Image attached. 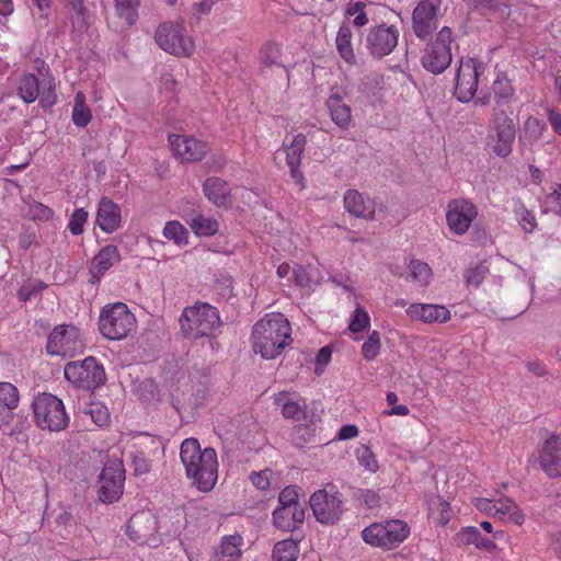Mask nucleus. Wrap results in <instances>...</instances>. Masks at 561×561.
<instances>
[{"mask_svg":"<svg viewBox=\"0 0 561 561\" xmlns=\"http://www.w3.org/2000/svg\"><path fill=\"white\" fill-rule=\"evenodd\" d=\"M180 458L187 479L201 492L213 490L218 479L217 453L214 448H201L196 438H186L180 448Z\"/></svg>","mask_w":561,"mask_h":561,"instance_id":"1","label":"nucleus"},{"mask_svg":"<svg viewBox=\"0 0 561 561\" xmlns=\"http://www.w3.org/2000/svg\"><path fill=\"white\" fill-rule=\"evenodd\" d=\"M290 333L289 321L284 314H265L253 325L252 348L264 359H274L290 344Z\"/></svg>","mask_w":561,"mask_h":561,"instance_id":"2","label":"nucleus"},{"mask_svg":"<svg viewBox=\"0 0 561 561\" xmlns=\"http://www.w3.org/2000/svg\"><path fill=\"white\" fill-rule=\"evenodd\" d=\"M35 65L41 79L33 73H24L18 84L19 96L26 104L39 99L42 107L50 108L58 101L56 80L49 66L43 60L37 59Z\"/></svg>","mask_w":561,"mask_h":561,"instance_id":"3","label":"nucleus"},{"mask_svg":"<svg viewBox=\"0 0 561 561\" xmlns=\"http://www.w3.org/2000/svg\"><path fill=\"white\" fill-rule=\"evenodd\" d=\"M137 328L135 314L123 302H115L102 308L99 317L101 334L111 341L126 339Z\"/></svg>","mask_w":561,"mask_h":561,"instance_id":"4","label":"nucleus"},{"mask_svg":"<svg viewBox=\"0 0 561 561\" xmlns=\"http://www.w3.org/2000/svg\"><path fill=\"white\" fill-rule=\"evenodd\" d=\"M180 321L182 329L194 337L210 336L221 325L217 308L206 302L185 308Z\"/></svg>","mask_w":561,"mask_h":561,"instance_id":"5","label":"nucleus"},{"mask_svg":"<svg viewBox=\"0 0 561 561\" xmlns=\"http://www.w3.org/2000/svg\"><path fill=\"white\" fill-rule=\"evenodd\" d=\"M34 419L42 430L60 432L69 424L64 402L51 393H41L33 402Z\"/></svg>","mask_w":561,"mask_h":561,"instance_id":"6","label":"nucleus"},{"mask_svg":"<svg viewBox=\"0 0 561 561\" xmlns=\"http://www.w3.org/2000/svg\"><path fill=\"white\" fill-rule=\"evenodd\" d=\"M409 535L410 527L401 519L374 523L362 531V538L366 543L386 550L397 548Z\"/></svg>","mask_w":561,"mask_h":561,"instance_id":"7","label":"nucleus"},{"mask_svg":"<svg viewBox=\"0 0 561 561\" xmlns=\"http://www.w3.org/2000/svg\"><path fill=\"white\" fill-rule=\"evenodd\" d=\"M157 45L164 51L178 57H191L195 51V42L179 22H164L156 31Z\"/></svg>","mask_w":561,"mask_h":561,"instance_id":"8","label":"nucleus"},{"mask_svg":"<svg viewBox=\"0 0 561 561\" xmlns=\"http://www.w3.org/2000/svg\"><path fill=\"white\" fill-rule=\"evenodd\" d=\"M316 519L323 525L337 523L344 513V500L334 485L318 490L310 497Z\"/></svg>","mask_w":561,"mask_h":561,"instance_id":"9","label":"nucleus"},{"mask_svg":"<svg viewBox=\"0 0 561 561\" xmlns=\"http://www.w3.org/2000/svg\"><path fill=\"white\" fill-rule=\"evenodd\" d=\"M47 353L54 356L73 357L84 350L81 331L71 324L56 325L48 334Z\"/></svg>","mask_w":561,"mask_h":561,"instance_id":"10","label":"nucleus"},{"mask_svg":"<svg viewBox=\"0 0 561 561\" xmlns=\"http://www.w3.org/2000/svg\"><path fill=\"white\" fill-rule=\"evenodd\" d=\"M65 378L78 388L93 390L105 381V370L94 357L70 362L65 366Z\"/></svg>","mask_w":561,"mask_h":561,"instance_id":"11","label":"nucleus"},{"mask_svg":"<svg viewBox=\"0 0 561 561\" xmlns=\"http://www.w3.org/2000/svg\"><path fill=\"white\" fill-rule=\"evenodd\" d=\"M515 137L516 124L514 121L504 111H495L489 134L494 154L501 158L511 154Z\"/></svg>","mask_w":561,"mask_h":561,"instance_id":"12","label":"nucleus"},{"mask_svg":"<svg viewBox=\"0 0 561 561\" xmlns=\"http://www.w3.org/2000/svg\"><path fill=\"white\" fill-rule=\"evenodd\" d=\"M451 30L444 26L437 34L435 42L427 45L422 56L423 67L434 75L444 72L451 62Z\"/></svg>","mask_w":561,"mask_h":561,"instance_id":"13","label":"nucleus"},{"mask_svg":"<svg viewBox=\"0 0 561 561\" xmlns=\"http://www.w3.org/2000/svg\"><path fill=\"white\" fill-rule=\"evenodd\" d=\"M125 468L119 459L105 462L100 476V500L103 503L116 502L124 492Z\"/></svg>","mask_w":561,"mask_h":561,"instance_id":"14","label":"nucleus"},{"mask_svg":"<svg viewBox=\"0 0 561 561\" xmlns=\"http://www.w3.org/2000/svg\"><path fill=\"white\" fill-rule=\"evenodd\" d=\"M442 0H422L412 13V27L415 36L426 39L438 26Z\"/></svg>","mask_w":561,"mask_h":561,"instance_id":"15","label":"nucleus"},{"mask_svg":"<svg viewBox=\"0 0 561 561\" xmlns=\"http://www.w3.org/2000/svg\"><path fill=\"white\" fill-rule=\"evenodd\" d=\"M400 32L397 26L381 23L368 30L366 47L375 58H382L393 51L398 45Z\"/></svg>","mask_w":561,"mask_h":561,"instance_id":"16","label":"nucleus"},{"mask_svg":"<svg viewBox=\"0 0 561 561\" xmlns=\"http://www.w3.org/2000/svg\"><path fill=\"white\" fill-rule=\"evenodd\" d=\"M483 66L477 59H461L457 70L455 94L462 102H469L478 89V79Z\"/></svg>","mask_w":561,"mask_h":561,"instance_id":"17","label":"nucleus"},{"mask_svg":"<svg viewBox=\"0 0 561 561\" xmlns=\"http://www.w3.org/2000/svg\"><path fill=\"white\" fill-rule=\"evenodd\" d=\"M158 530V520L150 512H141L129 519L126 534L135 542L157 547L159 540L154 537Z\"/></svg>","mask_w":561,"mask_h":561,"instance_id":"18","label":"nucleus"},{"mask_svg":"<svg viewBox=\"0 0 561 561\" xmlns=\"http://www.w3.org/2000/svg\"><path fill=\"white\" fill-rule=\"evenodd\" d=\"M477 215L476 206L467 199H453L447 205V225L456 234L467 232Z\"/></svg>","mask_w":561,"mask_h":561,"instance_id":"19","label":"nucleus"},{"mask_svg":"<svg viewBox=\"0 0 561 561\" xmlns=\"http://www.w3.org/2000/svg\"><path fill=\"white\" fill-rule=\"evenodd\" d=\"M169 144L174 156L184 162L201 161L208 151L206 142L187 135H170Z\"/></svg>","mask_w":561,"mask_h":561,"instance_id":"20","label":"nucleus"},{"mask_svg":"<svg viewBox=\"0 0 561 561\" xmlns=\"http://www.w3.org/2000/svg\"><path fill=\"white\" fill-rule=\"evenodd\" d=\"M306 144V136L299 133L291 138L290 142H284L280 149L286 156V163L289 168L290 175L300 190L306 187L305 176L300 170L301 157Z\"/></svg>","mask_w":561,"mask_h":561,"instance_id":"21","label":"nucleus"},{"mask_svg":"<svg viewBox=\"0 0 561 561\" xmlns=\"http://www.w3.org/2000/svg\"><path fill=\"white\" fill-rule=\"evenodd\" d=\"M539 463L549 478L561 477V436L552 435L539 453Z\"/></svg>","mask_w":561,"mask_h":561,"instance_id":"22","label":"nucleus"},{"mask_svg":"<svg viewBox=\"0 0 561 561\" xmlns=\"http://www.w3.org/2000/svg\"><path fill=\"white\" fill-rule=\"evenodd\" d=\"M121 261V254L117 247L108 244L103 247L92 259L89 267V282L99 284L102 277L114 265Z\"/></svg>","mask_w":561,"mask_h":561,"instance_id":"23","label":"nucleus"},{"mask_svg":"<svg viewBox=\"0 0 561 561\" xmlns=\"http://www.w3.org/2000/svg\"><path fill=\"white\" fill-rule=\"evenodd\" d=\"M405 312L410 319L424 323H444L450 319V311L442 305L415 302Z\"/></svg>","mask_w":561,"mask_h":561,"instance_id":"24","label":"nucleus"},{"mask_svg":"<svg viewBox=\"0 0 561 561\" xmlns=\"http://www.w3.org/2000/svg\"><path fill=\"white\" fill-rule=\"evenodd\" d=\"M122 221L121 207L108 197L99 202L96 224L102 231L112 233L116 231Z\"/></svg>","mask_w":561,"mask_h":561,"instance_id":"25","label":"nucleus"},{"mask_svg":"<svg viewBox=\"0 0 561 561\" xmlns=\"http://www.w3.org/2000/svg\"><path fill=\"white\" fill-rule=\"evenodd\" d=\"M274 403L280 408L285 419L302 422L311 417V413L306 410V404H301L294 393L280 391L274 396Z\"/></svg>","mask_w":561,"mask_h":561,"instance_id":"26","label":"nucleus"},{"mask_svg":"<svg viewBox=\"0 0 561 561\" xmlns=\"http://www.w3.org/2000/svg\"><path fill=\"white\" fill-rule=\"evenodd\" d=\"M304 520L305 507H276L273 512V524L282 531L293 533Z\"/></svg>","mask_w":561,"mask_h":561,"instance_id":"27","label":"nucleus"},{"mask_svg":"<svg viewBox=\"0 0 561 561\" xmlns=\"http://www.w3.org/2000/svg\"><path fill=\"white\" fill-rule=\"evenodd\" d=\"M344 207L346 211L357 218L370 219L375 214V202L365 197L356 190H347L344 194Z\"/></svg>","mask_w":561,"mask_h":561,"instance_id":"28","label":"nucleus"},{"mask_svg":"<svg viewBox=\"0 0 561 561\" xmlns=\"http://www.w3.org/2000/svg\"><path fill=\"white\" fill-rule=\"evenodd\" d=\"M19 400V390L14 385L0 382V428L13 420Z\"/></svg>","mask_w":561,"mask_h":561,"instance_id":"29","label":"nucleus"},{"mask_svg":"<svg viewBox=\"0 0 561 561\" xmlns=\"http://www.w3.org/2000/svg\"><path fill=\"white\" fill-rule=\"evenodd\" d=\"M203 192L207 199L217 207H228L231 204L228 183L220 178H208L203 184Z\"/></svg>","mask_w":561,"mask_h":561,"instance_id":"30","label":"nucleus"},{"mask_svg":"<svg viewBox=\"0 0 561 561\" xmlns=\"http://www.w3.org/2000/svg\"><path fill=\"white\" fill-rule=\"evenodd\" d=\"M327 107L331 119L341 129H348L352 124L351 107L343 101L339 93H331L327 100Z\"/></svg>","mask_w":561,"mask_h":561,"instance_id":"31","label":"nucleus"},{"mask_svg":"<svg viewBox=\"0 0 561 561\" xmlns=\"http://www.w3.org/2000/svg\"><path fill=\"white\" fill-rule=\"evenodd\" d=\"M72 13L70 15L73 30L78 33L84 32L92 22V0H66Z\"/></svg>","mask_w":561,"mask_h":561,"instance_id":"32","label":"nucleus"},{"mask_svg":"<svg viewBox=\"0 0 561 561\" xmlns=\"http://www.w3.org/2000/svg\"><path fill=\"white\" fill-rule=\"evenodd\" d=\"M185 220L198 237H210L219 230V222L215 218L204 216L201 211H193Z\"/></svg>","mask_w":561,"mask_h":561,"instance_id":"33","label":"nucleus"},{"mask_svg":"<svg viewBox=\"0 0 561 561\" xmlns=\"http://www.w3.org/2000/svg\"><path fill=\"white\" fill-rule=\"evenodd\" d=\"M352 30L348 24L343 23L336 34L335 45L340 57L348 65H356L357 58L352 45Z\"/></svg>","mask_w":561,"mask_h":561,"instance_id":"34","label":"nucleus"},{"mask_svg":"<svg viewBox=\"0 0 561 561\" xmlns=\"http://www.w3.org/2000/svg\"><path fill=\"white\" fill-rule=\"evenodd\" d=\"M494 517L507 520L515 525H522L525 520L524 514L518 505L508 497L495 500Z\"/></svg>","mask_w":561,"mask_h":561,"instance_id":"35","label":"nucleus"},{"mask_svg":"<svg viewBox=\"0 0 561 561\" xmlns=\"http://www.w3.org/2000/svg\"><path fill=\"white\" fill-rule=\"evenodd\" d=\"M458 540L463 545H474L478 549L492 551L495 543L483 537L479 529L473 526L463 527L457 535Z\"/></svg>","mask_w":561,"mask_h":561,"instance_id":"36","label":"nucleus"},{"mask_svg":"<svg viewBox=\"0 0 561 561\" xmlns=\"http://www.w3.org/2000/svg\"><path fill=\"white\" fill-rule=\"evenodd\" d=\"M316 432V414L311 412V417L307 421L299 422L296 426H294L291 432V442L293 444L301 448L307 443L311 442L312 436Z\"/></svg>","mask_w":561,"mask_h":561,"instance_id":"37","label":"nucleus"},{"mask_svg":"<svg viewBox=\"0 0 561 561\" xmlns=\"http://www.w3.org/2000/svg\"><path fill=\"white\" fill-rule=\"evenodd\" d=\"M243 543V539L239 535H229L224 536L221 538L220 545L216 550V554L222 557H229L240 561L241 558V546Z\"/></svg>","mask_w":561,"mask_h":561,"instance_id":"38","label":"nucleus"},{"mask_svg":"<svg viewBox=\"0 0 561 561\" xmlns=\"http://www.w3.org/2000/svg\"><path fill=\"white\" fill-rule=\"evenodd\" d=\"M92 118L91 111L85 103V95L83 92H78L75 96L72 107V122L77 127H85Z\"/></svg>","mask_w":561,"mask_h":561,"instance_id":"39","label":"nucleus"},{"mask_svg":"<svg viewBox=\"0 0 561 561\" xmlns=\"http://www.w3.org/2000/svg\"><path fill=\"white\" fill-rule=\"evenodd\" d=\"M410 277L421 287L430 285L433 273L430 265L421 260H412L409 264Z\"/></svg>","mask_w":561,"mask_h":561,"instance_id":"40","label":"nucleus"},{"mask_svg":"<svg viewBox=\"0 0 561 561\" xmlns=\"http://www.w3.org/2000/svg\"><path fill=\"white\" fill-rule=\"evenodd\" d=\"M298 551L297 541L293 539L278 541L273 550V561H296Z\"/></svg>","mask_w":561,"mask_h":561,"instance_id":"41","label":"nucleus"},{"mask_svg":"<svg viewBox=\"0 0 561 561\" xmlns=\"http://www.w3.org/2000/svg\"><path fill=\"white\" fill-rule=\"evenodd\" d=\"M428 511L432 518L439 525H446L450 519L449 504L440 496H433L428 501Z\"/></svg>","mask_w":561,"mask_h":561,"instance_id":"42","label":"nucleus"},{"mask_svg":"<svg viewBox=\"0 0 561 561\" xmlns=\"http://www.w3.org/2000/svg\"><path fill=\"white\" fill-rule=\"evenodd\" d=\"M513 211L519 226L526 232H533L537 227L535 215L519 199H514Z\"/></svg>","mask_w":561,"mask_h":561,"instance_id":"43","label":"nucleus"},{"mask_svg":"<svg viewBox=\"0 0 561 561\" xmlns=\"http://www.w3.org/2000/svg\"><path fill=\"white\" fill-rule=\"evenodd\" d=\"M162 233L165 239L173 241L176 245H185L188 242L187 229L176 220L168 221Z\"/></svg>","mask_w":561,"mask_h":561,"instance_id":"44","label":"nucleus"},{"mask_svg":"<svg viewBox=\"0 0 561 561\" xmlns=\"http://www.w3.org/2000/svg\"><path fill=\"white\" fill-rule=\"evenodd\" d=\"M466 4L474 9H486L499 13L502 18L510 15V5L506 0H463Z\"/></svg>","mask_w":561,"mask_h":561,"instance_id":"45","label":"nucleus"},{"mask_svg":"<svg viewBox=\"0 0 561 561\" xmlns=\"http://www.w3.org/2000/svg\"><path fill=\"white\" fill-rule=\"evenodd\" d=\"M139 0H115L117 15L124 19L128 25L135 24L138 18Z\"/></svg>","mask_w":561,"mask_h":561,"instance_id":"46","label":"nucleus"},{"mask_svg":"<svg viewBox=\"0 0 561 561\" xmlns=\"http://www.w3.org/2000/svg\"><path fill=\"white\" fill-rule=\"evenodd\" d=\"M493 93L499 104L507 102L513 96L514 89L505 75H497L493 82Z\"/></svg>","mask_w":561,"mask_h":561,"instance_id":"47","label":"nucleus"},{"mask_svg":"<svg viewBox=\"0 0 561 561\" xmlns=\"http://www.w3.org/2000/svg\"><path fill=\"white\" fill-rule=\"evenodd\" d=\"M488 274L489 267L485 264L480 263L473 266H469L465 271L463 277L467 286L479 287Z\"/></svg>","mask_w":561,"mask_h":561,"instance_id":"48","label":"nucleus"},{"mask_svg":"<svg viewBox=\"0 0 561 561\" xmlns=\"http://www.w3.org/2000/svg\"><path fill=\"white\" fill-rule=\"evenodd\" d=\"M276 507H304L298 501V489L294 485L283 489L278 495V505Z\"/></svg>","mask_w":561,"mask_h":561,"instance_id":"49","label":"nucleus"},{"mask_svg":"<svg viewBox=\"0 0 561 561\" xmlns=\"http://www.w3.org/2000/svg\"><path fill=\"white\" fill-rule=\"evenodd\" d=\"M88 220V211L84 208H77L71 214L67 228L73 236H79L84 230V224Z\"/></svg>","mask_w":561,"mask_h":561,"instance_id":"50","label":"nucleus"},{"mask_svg":"<svg viewBox=\"0 0 561 561\" xmlns=\"http://www.w3.org/2000/svg\"><path fill=\"white\" fill-rule=\"evenodd\" d=\"M370 324V318L363 308H356L351 317L348 329L352 332H363Z\"/></svg>","mask_w":561,"mask_h":561,"instance_id":"51","label":"nucleus"},{"mask_svg":"<svg viewBox=\"0 0 561 561\" xmlns=\"http://www.w3.org/2000/svg\"><path fill=\"white\" fill-rule=\"evenodd\" d=\"M261 62L266 67L280 66L283 67L279 59V47L275 44H268L264 46L260 53Z\"/></svg>","mask_w":561,"mask_h":561,"instance_id":"52","label":"nucleus"},{"mask_svg":"<svg viewBox=\"0 0 561 561\" xmlns=\"http://www.w3.org/2000/svg\"><path fill=\"white\" fill-rule=\"evenodd\" d=\"M379 351H380L379 333L377 331H374L368 336V339L363 343L362 353L366 359L371 360L378 355Z\"/></svg>","mask_w":561,"mask_h":561,"instance_id":"53","label":"nucleus"},{"mask_svg":"<svg viewBox=\"0 0 561 561\" xmlns=\"http://www.w3.org/2000/svg\"><path fill=\"white\" fill-rule=\"evenodd\" d=\"M358 462L368 471L376 472L378 470V462L371 450L365 446L356 451Z\"/></svg>","mask_w":561,"mask_h":561,"instance_id":"54","label":"nucleus"},{"mask_svg":"<svg viewBox=\"0 0 561 561\" xmlns=\"http://www.w3.org/2000/svg\"><path fill=\"white\" fill-rule=\"evenodd\" d=\"M28 213L33 220L48 221L54 217L53 209L38 202H34L30 205Z\"/></svg>","mask_w":561,"mask_h":561,"instance_id":"55","label":"nucleus"},{"mask_svg":"<svg viewBox=\"0 0 561 561\" xmlns=\"http://www.w3.org/2000/svg\"><path fill=\"white\" fill-rule=\"evenodd\" d=\"M91 420L99 427L105 426L110 421V413L106 407L102 404H92L88 411Z\"/></svg>","mask_w":561,"mask_h":561,"instance_id":"56","label":"nucleus"},{"mask_svg":"<svg viewBox=\"0 0 561 561\" xmlns=\"http://www.w3.org/2000/svg\"><path fill=\"white\" fill-rule=\"evenodd\" d=\"M546 205L549 211L561 216V182L547 195Z\"/></svg>","mask_w":561,"mask_h":561,"instance_id":"57","label":"nucleus"},{"mask_svg":"<svg viewBox=\"0 0 561 561\" xmlns=\"http://www.w3.org/2000/svg\"><path fill=\"white\" fill-rule=\"evenodd\" d=\"M293 277L295 284L302 288L310 287L313 282L310 273L306 270V267L297 264L293 267Z\"/></svg>","mask_w":561,"mask_h":561,"instance_id":"58","label":"nucleus"},{"mask_svg":"<svg viewBox=\"0 0 561 561\" xmlns=\"http://www.w3.org/2000/svg\"><path fill=\"white\" fill-rule=\"evenodd\" d=\"M131 461L134 470L137 474H145L151 469V461L141 451L133 454Z\"/></svg>","mask_w":561,"mask_h":561,"instance_id":"59","label":"nucleus"},{"mask_svg":"<svg viewBox=\"0 0 561 561\" xmlns=\"http://www.w3.org/2000/svg\"><path fill=\"white\" fill-rule=\"evenodd\" d=\"M271 474H272V470H270V469H265V470H262L259 472H252L250 474V480L256 489L264 491L270 488Z\"/></svg>","mask_w":561,"mask_h":561,"instance_id":"60","label":"nucleus"},{"mask_svg":"<svg viewBox=\"0 0 561 561\" xmlns=\"http://www.w3.org/2000/svg\"><path fill=\"white\" fill-rule=\"evenodd\" d=\"M51 0H32L34 5L33 14L39 20L48 21L51 13Z\"/></svg>","mask_w":561,"mask_h":561,"instance_id":"61","label":"nucleus"},{"mask_svg":"<svg viewBox=\"0 0 561 561\" xmlns=\"http://www.w3.org/2000/svg\"><path fill=\"white\" fill-rule=\"evenodd\" d=\"M357 497L369 508H374L379 504V495L373 490H360Z\"/></svg>","mask_w":561,"mask_h":561,"instance_id":"62","label":"nucleus"},{"mask_svg":"<svg viewBox=\"0 0 561 561\" xmlns=\"http://www.w3.org/2000/svg\"><path fill=\"white\" fill-rule=\"evenodd\" d=\"M473 505L477 510L494 517L495 500L490 499H473Z\"/></svg>","mask_w":561,"mask_h":561,"instance_id":"63","label":"nucleus"},{"mask_svg":"<svg viewBox=\"0 0 561 561\" xmlns=\"http://www.w3.org/2000/svg\"><path fill=\"white\" fill-rule=\"evenodd\" d=\"M547 117L552 130L561 136V113L553 108H549L547 111Z\"/></svg>","mask_w":561,"mask_h":561,"instance_id":"64","label":"nucleus"}]
</instances>
